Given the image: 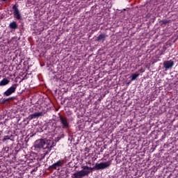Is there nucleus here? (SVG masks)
<instances>
[{"instance_id":"obj_6","label":"nucleus","mask_w":178,"mask_h":178,"mask_svg":"<svg viewBox=\"0 0 178 178\" xmlns=\"http://www.w3.org/2000/svg\"><path fill=\"white\" fill-rule=\"evenodd\" d=\"M60 122L63 129H69V121L67 120V118L60 116Z\"/></svg>"},{"instance_id":"obj_2","label":"nucleus","mask_w":178,"mask_h":178,"mask_svg":"<svg viewBox=\"0 0 178 178\" xmlns=\"http://www.w3.org/2000/svg\"><path fill=\"white\" fill-rule=\"evenodd\" d=\"M81 170L75 172L73 174V177L74 178H83L86 177V176H88L90 173H91L90 170H92V168L91 167L88 166H83Z\"/></svg>"},{"instance_id":"obj_11","label":"nucleus","mask_w":178,"mask_h":178,"mask_svg":"<svg viewBox=\"0 0 178 178\" xmlns=\"http://www.w3.org/2000/svg\"><path fill=\"white\" fill-rule=\"evenodd\" d=\"M9 27H10V29L16 30V29H17V23H16V22H13L10 23Z\"/></svg>"},{"instance_id":"obj_13","label":"nucleus","mask_w":178,"mask_h":178,"mask_svg":"<svg viewBox=\"0 0 178 178\" xmlns=\"http://www.w3.org/2000/svg\"><path fill=\"white\" fill-rule=\"evenodd\" d=\"M138 76H140V74H137V73L133 74L131 75V81H133L136 80V79H137V77H138Z\"/></svg>"},{"instance_id":"obj_4","label":"nucleus","mask_w":178,"mask_h":178,"mask_svg":"<svg viewBox=\"0 0 178 178\" xmlns=\"http://www.w3.org/2000/svg\"><path fill=\"white\" fill-rule=\"evenodd\" d=\"M13 9L14 17L17 19V20H20L22 19V15H20V11H19V8H17V6L14 5L13 6Z\"/></svg>"},{"instance_id":"obj_7","label":"nucleus","mask_w":178,"mask_h":178,"mask_svg":"<svg viewBox=\"0 0 178 178\" xmlns=\"http://www.w3.org/2000/svg\"><path fill=\"white\" fill-rule=\"evenodd\" d=\"M42 112H35L33 114L29 115V120H33V119H37V118H40V116H42Z\"/></svg>"},{"instance_id":"obj_3","label":"nucleus","mask_w":178,"mask_h":178,"mask_svg":"<svg viewBox=\"0 0 178 178\" xmlns=\"http://www.w3.org/2000/svg\"><path fill=\"white\" fill-rule=\"evenodd\" d=\"M110 166H111V161H106V162L96 163L95 165V168L97 170H101L106 169V168H109Z\"/></svg>"},{"instance_id":"obj_8","label":"nucleus","mask_w":178,"mask_h":178,"mask_svg":"<svg viewBox=\"0 0 178 178\" xmlns=\"http://www.w3.org/2000/svg\"><path fill=\"white\" fill-rule=\"evenodd\" d=\"M175 63L172 60H167L163 63V66L165 69H170L173 67Z\"/></svg>"},{"instance_id":"obj_16","label":"nucleus","mask_w":178,"mask_h":178,"mask_svg":"<svg viewBox=\"0 0 178 178\" xmlns=\"http://www.w3.org/2000/svg\"><path fill=\"white\" fill-rule=\"evenodd\" d=\"M2 1H3V2H6V1H8V0H2Z\"/></svg>"},{"instance_id":"obj_9","label":"nucleus","mask_w":178,"mask_h":178,"mask_svg":"<svg viewBox=\"0 0 178 178\" xmlns=\"http://www.w3.org/2000/svg\"><path fill=\"white\" fill-rule=\"evenodd\" d=\"M9 83H10V81L6 78H4L0 81V87H4V86H8Z\"/></svg>"},{"instance_id":"obj_1","label":"nucleus","mask_w":178,"mask_h":178,"mask_svg":"<svg viewBox=\"0 0 178 178\" xmlns=\"http://www.w3.org/2000/svg\"><path fill=\"white\" fill-rule=\"evenodd\" d=\"M35 148H42L44 149V156L48 155L49 152H51V148L56 145V142L52 139H40L35 142Z\"/></svg>"},{"instance_id":"obj_15","label":"nucleus","mask_w":178,"mask_h":178,"mask_svg":"<svg viewBox=\"0 0 178 178\" xmlns=\"http://www.w3.org/2000/svg\"><path fill=\"white\" fill-rule=\"evenodd\" d=\"M163 23L164 24H166V23H169V21H168V20H164V21H163Z\"/></svg>"},{"instance_id":"obj_10","label":"nucleus","mask_w":178,"mask_h":178,"mask_svg":"<svg viewBox=\"0 0 178 178\" xmlns=\"http://www.w3.org/2000/svg\"><path fill=\"white\" fill-rule=\"evenodd\" d=\"M62 166V161H58L56 163H54L51 165V168H53V169H56L57 168H59Z\"/></svg>"},{"instance_id":"obj_12","label":"nucleus","mask_w":178,"mask_h":178,"mask_svg":"<svg viewBox=\"0 0 178 178\" xmlns=\"http://www.w3.org/2000/svg\"><path fill=\"white\" fill-rule=\"evenodd\" d=\"M105 38H106V35L101 34L98 37V41H105Z\"/></svg>"},{"instance_id":"obj_5","label":"nucleus","mask_w":178,"mask_h":178,"mask_svg":"<svg viewBox=\"0 0 178 178\" xmlns=\"http://www.w3.org/2000/svg\"><path fill=\"white\" fill-rule=\"evenodd\" d=\"M16 88H17V86L16 85L12 86L4 92V95H6V97H9L12 95L13 92H15Z\"/></svg>"},{"instance_id":"obj_14","label":"nucleus","mask_w":178,"mask_h":178,"mask_svg":"<svg viewBox=\"0 0 178 178\" xmlns=\"http://www.w3.org/2000/svg\"><path fill=\"white\" fill-rule=\"evenodd\" d=\"M10 137L9 136H4V138H3L5 141H6V140H10Z\"/></svg>"}]
</instances>
